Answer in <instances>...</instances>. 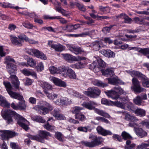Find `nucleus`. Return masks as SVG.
Wrapping results in <instances>:
<instances>
[{"label":"nucleus","instance_id":"43","mask_svg":"<svg viewBox=\"0 0 149 149\" xmlns=\"http://www.w3.org/2000/svg\"><path fill=\"white\" fill-rule=\"evenodd\" d=\"M96 62L98 64L97 65L100 68V70L101 71L102 70H101V68H105L106 66V63L98 57H97V58Z\"/></svg>","mask_w":149,"mask_h":149},{"label":"nucleus","instance_id":"63","mask_svg":"<svg viewBox=\"0 0 149 149\" xmlns=\"http://www.w3.org/2000/svg\"><path fill=\"white\" fill-rule=\"evenodd\" d=\"M56 10L59 13H61L63 15L66 16L67 15L65 10L61 7L57 8Z\"/></svg>","mask_w":149,"mask_h":149},{"label":"nucleus","instance_id":"1","mask_svg":"<svg viewBox=\"0 0 149 149\" xmlns=\"http://www.w3.org/2000/svg\"><path fill=\"white\" fill-rule=\"evenodd\" d=\"M1 116L4 119L7 120L8 123L12 122V117H14L18 119L17 123L20 126L26 131L29 129V122L14 111L10 110H3L1 112Z\"/></svg>","mask_w":149,"mask_h":149},{"label":"nucleus","instance_id":"4","mask_svg":"<svg viewBox=\"0 0 149 149\" xmlns=\"http://www.w3.org/2000/svg\"><path fill=\"white\" fill-rule=\"evenodd\" d=\"M6 68L10 76L9 79L11 80L13 84L16 88H18L20 84V82L18 80V78L14 74L16 72V66L12 63H8L7 65Z\"/></svg>","mask_w":149,"mask_h":149},{"label":"nucleus","instance_id":"16","mask_svg":"<svg viewBox=\"0 0 149 149\" xmlns=\"http://www.w3.org/2000/svg\"><path fill=\"white\" fill-rule=\"evenodd\" d=\"M105 45L103 44L101 40L94 42L90 45V46L93 47L95 50H98L101 47H104Z\"/></svg>","mask_w":149,"mask_h":149},{"label":"nucleus","instance_id":"47","mask_svg":"<svg viewBox=\"0 0 149 149\" xmlns=\"http://www.w3.org/2000/svg\"><path fill=\"white\" fill-rule=\"evenodd\" d=\"M31 119L32 120L42 123H44L45 122V120L43 119L40 116H33L31 117Z\"/></svg>","mask_w":149,"mask_h":149},{"label":"nucleus","instance_id":"62","mask_svg":"<svg viewBox=\"0 0 149 149\" xmlns=\"http://www.w3.org/2000/svg\"><path fill=\"white\" fill-rule=\"evenodd\" d=\"M15 62L14 59L12 58L10 56H7L5 58V62L7 64L8 63H11L10 62Z\"/></svg>","mask_w":149,"mask_h":149},{"label":"nucleus","instance_id":"15","mask_svg":"<svg viewBox=\"0 0 149 149\" xmlns=\"http://www.w3.org/2000/svg\"><path fill=\"white\" fill-rule=\"evenodd\" d=\"M97 105L96 102L93 101H91L89 102H84L82 104V105L84 107L90 110L94 109L95 106Z\"/></svg>","mask_w":149,"mask_h":149},{"label":"nucleus","instance_id":"60","mask_svg":"<svg viewBox=\"0 0 149 149\" xmlns=\"http://www.w3.org/2000/svg\"><path fill=\"white\" fill-rule=\"evenodd\" d=\"M18 37L22 41L24 40L26 42L28 40V37L24 34H20L18 36Z\"/></svg>","mask_w":149,"mask_h":149},{"label":"nucleus","instance_id":"45","mask_svg":"<svg viewBox=\"0 0 149 149\" xmlns=\"http://www.w3.org/2000/svg\"><path fill=\"white\" fill-rule=\"evenodd\" d=\"M121 18H123L125 22L127 23H130L132 21L131 19L129 18L128 17L125 13L121 14L119 16Z\"/></svg>","mask_w":149,"mask_h":149},{"label":"nucleus","instance_id":"3","mask_svg":"<svg viewBox=\"0 0 149 149\" xmlns=\"http://www.w3.org/2000/svg\"><path fill=\"white\" fill-rule=\"evenodd\" d=\"M3 84L6 88L8 93L11 97L22 100L18 104L19 109H24L26 107V105L23 96L19 94L11 91L12 87L9 82H4Z\"/></svg>","mask_w":149,"mask_h":149},{"label":"nucleus","instance_id":"35","mask_svg":"<svg viewBox=\"0 0 149 149\" xmlns=\"http://www.w3.org/2000/svg\"><path fill=\"white\" fill-rule=\"evenodd\" d=\"M94 111L95 113L99 115L104 117L107 118H110V115L107 113L104 112L103 110L97 108L94 109Z\"/></svg>","mask_w":149,"mask_h":149},{"label":"nucleus","instance_id":"51","mask_svg":"<svg viewBox=\"0 0 149 149\" xmlns=\"http://www.w3.org/2000/svg\"><path fill=\"white\" fill-rule=\"evenodd\" d=\"M121 136L123 139L125 140L130 139L132 138V136L128 133L125 131L122 132Z\"/></svg>","mask_w":149,"mask_h":149},{"label":"nucleus","instance_id":"5","mask_svg":"<svg viewBox=\"0 0 149 149\" xmlns=\"http://www.w3.org/2000/svg\"><path fill=\"white\" fill-rule=\"evenodd\" d=\"M41 104L40 106L36 105L33 107V109L38 111L40 114H46L52 110V107L46 102L42 101Z\"/></svg>","mask_w":149,"mask_h":149},{"label":"nucleus","instance_id":"26","mask_svg":"<svg viewBox=\"0 0 149 149\" xmlns=\"http://www.w3.org/2000/svg\"><path fill=\"white\" fill-rule=\"evenodd\" d=\"M134 131L138 136L141 137L145 136L147 135V133L141 128L134 127Z\"/></svg>","mask_w":149,"mask_h":149},{"label":"nucleus","instance_id":"50","mask_svg":"<svg viewBox=\"0 0 149 149\" xmlns=\"http://www.w3.org/2000/svg\"><path fill=\"white\" fill-rule=\"evenodd\" d=\"M7 49H5V47L4 46H0V55L1 56H5L6 54L7 53L6 52Z\"/></svg>","mask_w":149,"mask_h":149},{"label":"nucleus","instance_id":"42","mask_svg":"<svg viewBox=\"0 0 149 149\" xmlns=\"http://www.w3.org/2000/svg\"><path fill=\"white\" fill-rule=\"evenodd\" d=\"M51 47L57 51H61L65 49V47L64 46L60 44H53L51 46Z\"/></svg>","mask_w":149,"mask_h":149},{"label":"nucleus","instance_id":"40","mask_svg":"<svg viewBox=\"0 0 149 149\" xmlns=\"http://www.w3.org/2000/svg\"><path fill=\"white\" fill-rule=\"evenodd\" d=\"M0 104L3 107H8L10 104L7 102L6 99L0 95Z\"/></svg>","mask_w":149,"mask_h":149},{"label":"nucleus","instance_id":"32","mask_svg":"<svg viewBox=\"0 0 149 149\" xmlns=\"http://www.w3.org/2000/svg\"><path fill=\"white\" fill-rule=\"evenodd\" d=\"M52 114L57 119L61 120L65 119V117L63 115L59 113L57 109H54L53 112Z\"/></svg>","mask_w":149,"mask_h":149},{"label":"nucleus","instance_id":"18","mask_svg":"<svg viewBox=\"0 0 149 149\" xmlns=\"http://www.w3.org/2000/svg\"><path fill=\"white\" fill-rule=\"evenodd\" d=\"M100 52L105 57L108 58H114L115 54L110 49H102L100 51Z\"/></svg>","mask_w":149,"mask_h":149},{"label":"nucleus","instance_id":"19","mask_svg":"<svg viewBox=\"0 0 149 149\" xmlns=\"http://www.w3.org/2000/svg\"><path fill=\"white\" fill-rule=\"evenodd\" d=\"M96 130L99 134L104 136L111 135L112 134V133L110 131L105 130L100 126H98Z\"/></svg>","mask_w":149,"mask_h":149},{"label":"nucleus","instance_id":"37","mask_svg":"<svg viewBox=\"0 0 149 149\" xmlns=\"http://www.w3.org/2000/svg\"><path fill=\"white\" fill-rule=\"evenodd\" d=\"M134 113L137 116L143 117L145 116L146 111L143 109L138 108L135 111Z\"/></svg>","mask_w":149,"mask_h":149},{"label":"nucleus","instance_id":"7","mask_svg":"<svg viewBox=\"0 0 149 149\" xmlns=\"http://www.w3.org/2000/svg\"><path fill=\"white\" fill-rule=\"evenodd\" d=\"M25 51L30 55L36 56L42 60L47 59L46 56L43 53L35 48H26Z\"/></svg>","mask_w":149,"mask_h":149},{"label":"nucleus","instance_id":"14","mask_svg":"<svg viewBox=\"0 0 149 149\" xmlns=\"http://www.w3.org/2000/svg\"><path fill=\"white\" fill-rule=\"evenodd\" d=\"M72 101L68 98L65 97H62L58 99L54 102L55 104L59 105H68L71 103Z\"/></svg>","mask_w":149,"mask_h":149},{"label":"nucleus","instance_id":"56","mask_svg":"<svg viewBox=\"0 0 149 149\" xmlns=\"http://www.w3.org/2000/svg\"><path fill=\"white\" fill-rule=\"evenodd\" d=\"M71 92L70 93L72 95H73L75 97H79L80 98H82L83 100H84L85 99V97L83 95H80L76 91H71Z\"/></svg>","mask_w":149,"mask_h":149},{"label":"nucleus","instance_id":"10","mask_svg":"<svg viewBox=\"0 0 149 149\" xmlns=\"http://www.w3.org/2000/svg\"><path fill=\"white\" fill-rule=\"evenodd\" d=\"M132 81L133 86H131V88L134 92L139 93L142 92L146 91V89L141 87L140 83L136 79L133 78Z\"/></svg>","mask_w":149,"mask_h":149},{"label":"nucleus","instance_id":"8","mask_svg":"<svg viewBox=\"0 0 149 149\" xmlns=\"http://www.w3.org/2000/svg\"><path fill=\"white\" fill-rule=\"evenodd\" d=\"M39 136H30L29 138L31 139L36 140L42 143L44 142V139L46 138V136H51L50 134L48 132L40 130L39 131Z\"/></svg>","mask_w":149,"mask_h":149},{"label":"nucleus","instance_id":"25","mask_svg":"<svg viewBox=\"0 0 149 149\" xmlns=\"http://www.w3.org/2000/svg\"><path fill=\"white\" fill-rule=\"evenodd\" d=\"M21 72L26 76H29L31 75L35 78H36V73L32 70L24 69L22 70Z\"/></svg>","mask_w":149,"mask_h":149},{"label":"nucleus","instance_id":"44","mask_svg":"<svg viewBox=\"0 0 149 149\" xmlns=\"http://www.w3.org/2000/svg\"><path fill=\"white\" fill-rule=\"evenodd\" d=\"M27 62L28 65L30 67H34L36 65V61L31 58H28Z\"/></svg>","mask_w":149,"mask_h":149},{"label":"nucleus","instance_id":"20","mask_svg":"<svg viewBox=\"0 0 149 149\" xmlns=\"http://www.w3.org/2000/svg\"><path fill=\"white\" fill-rule=\"evenodd\" d=\"M123 116L124 117V119L127 120L135 122L138 120L135 116L130 114L127 112H123Z\"/></svg>","mask_w":149,"mask_h":149},{"label":"nucleus","instance_id":"29","mask_svg":"<svg viewBox=\"0 0 149 149\" xmlns=\"http://www.w3.org/2000/svg\"><path fill=\"white\" fill-rule=\"evenodd\" d=\"M86 64V63L85 62L80 61L71 65L70 67L72 68L79 69L84 68Z\"/></svg>","mask_w":149,"mask_h":149},{"label":"nucleus","instance_id":"33","mask_svg":"<svg viewBox=\"0 0 149 149\" xmlns=\"http://www.w3.org/2000/svg\"><path fill=\"white\" fill-rule=\"evenodd\" d=\"M89 68L90 69L93 70L95 72H97L100 71V68L97 65V63L95 61H94L89 65Z\"/></svg>","mask_w":149,"mask_h":149},{"label":"nucleus","instance_id":"27","mask_svg":"<svg viewBox=\"0 0 149 149\" xmlns=\"http://www.w3.org/2000/svg\"><path fill=\"white\" fill-rule=\"evenodd\" d=\"M39 85L43 89L44 91H47V90H51L52 89V85L44 81H40Z\"/></svg>","mask_w":149,"mask_h":149},{"label":"nucleus","instance_id":"28","mask_svg":"<svg viewBox=\"0 0 149 149\" xmlns=\"http://www.w3.org/2000/svg\"><path fill=\"white\" fill-rule=\"evenodd\" d=\"M10 40L12 44L15 45L20 46L22 45V42L21 40H18L17 37L13 35L10 36Z\"/></svg>","mask_w":149,"mask_h":149},{"label":"nucleus","instance_id":"6","mask_svg":"<svg viewBox=\"0 0 149 149\" xmlns=\"http://www.w3.org/2000/svg\"><path fill=\"white\" fill-rule=\"evenodd\" d=\"M61 74L65 77H68L70 79H76V75L74 71L68 66H63L60 68Z\"/></svg>","mask_w":149,"mask_h":149},{"label":"nucleus","instance_id":"12","mask_svg":"<svg viewBox=\"0 0 149 149\" xmlns=\"http://www.w3.org/2000/svg\"><path fill=\"white\" fill-rule=\"evenodd\" d=\"M1 132V135L3 139L8 140L15 136V132L9 130H2Z\"/></svg>","mask_w":149,"mask_h":149},{"label":"nucleus","instance_id":"49","mask_svg":"<svg viewBox=\"0 0 149 149\" xmlns=\"http://www.w3.org/2000/svg\"><path fill=\"white\" fill-rule=\"evenodd\" d=\"M44 67L43 63L40 62L38 63L36 67V69L38 72H41L44 70Z\"/></svg>","mask_w":149,"mask_h":149},{"label":"nucleus","instance_id":"23","mask_svg":"<svg viewBox=\"0 0 149 149\" xmlns=\"http://www.w3.org/2000/svg\"><path fill=\"white\" fill-rule=\"evenodd\" d=\"M66 45L70 50L76 54L81 53L83 52L82 50L79 47H76L69 44H67Z\"/></svg>","mask_w":149,"mask_h":149},{"label":"nucleus","instance_id":"54","mask_svg":"<svg viewBox=\"0 0 149 149\" xmlns=\"http://www.w3.org/2000/svg\"><path fill=\"white\" fill-rule=\"evenodd\" d=\"M75 117L76 119H79L82 121L85 120L86 119V118L85 116L81 113L75 115Z\"/></svg>","mask_w":149,"mask_h":149},{"label":"nucleus","instance_id":"61","mask_svg":"<svg viewBox=\"0 0 149 149\" xmlns=\"http://www.w3.org/2000/svg\"><path fill=\"white\" fill-rule=\"evenodd\" d=\"M10 147L13 149H20V147L18 145L14 142H10Z\"/></svg>","mask_w":149,"mask_h":149},{"label":"nucleus","instance_id":"36","mask_svg":"<svg viewBox=\"0 0 149 149\" xmlns=\"http://www.w3.org/2000/svg\"><path fill=\"white\" fill-rule=\"evenodd\" d=\"M94 32V30L90 31H87L84 33H81L77 34H71L70 35V36H74L75 37H84L86 36L91 35Z\"/></svg>","mask_w":149,"mask_h":149},{"label":"nucleus","instance_id":"31","mask_svg":"<svg viewBox=\"0 0 149 149\" xmlns=\"http://www.w3.org/2000/svg\"><path fill=\"white\" fill-rule=\"evenodd\" d=\"M134 103L138 105L144 106L146 104L145 101L142 100L141 97L139 96H137L133 99Z\"/></svg>","mask_w":149,"mask_h":149},{"label":"nucleus","instance_id":"34","mask_svg":"<svg viewBox=\"0 0 149 149\" xmlns=\"http://www.w3.org/2000/svg\"><path fill=\"white\" fill-rule=\"evenodd\" d=\"M93 84L98 87H104L107 86V84L102 82V81L97 79H94L92 81Z\"/></svg>","mask_w":149,"mask_h":149},{"label":"nucleus","instance_id":"38","mask_svg":"<svg viewBox=\"0 0 149 149\" xmlns=\"http://www.w3.org/2000/svg\"><path fill=\"white\" fill-rule=\"evenodd\" d=\"M60 68H61V66L56 68L54 66H51L49 68V70L50 73L52 74L57 73L61 74V73H60V70H59Z\"/></svg>","mask_w":149,"mask_h":149},{"label":"nucleus","instance_id":"46","mask_svg":"<svg viewBox=\"0 0 149 149\" xmlns=\"http://www.w3.org/2000/svg\"><path fill=\"white\" fill-rule=\"evenodd\" d=\"M43 126L47 130L51 132L54 131L56 128L55 126L49 125L48 123H47L46 124L43 125Z\"/></svg>","mask_w":149,"mask_h":149},{"label":"nucleus","instance_id":"58","mask_svg":"<svg viewBox=\"0 0 149 149\" xmlns=\"http://www.w3.org/2000/svg\"><path fill=\"white\" fill-rule=\"evenodd\" d=\"M63 29L64 30H67L69 32L72 31L74 30V26L73 25H69L65 27H64Z\"/></svg>","mask_w":149,"mask_h":149},{"label":"nucleus","instance_id":"59","mask_svg":"<svg viewBox=\"0 0 149 149\" xmlns=\"http://www.w3.org/2000/svg\"><path fill=\"white\" fill-rule=\"evenodd\" d=\"M114 89L117 92V94L118 93L122 94L124 93L123 90L119 86H116L114 87Z\"/></svg>","mask_w":149,"mask_h":149},{"label":"nucleus","instance_id":"41","mask_svg":"<svg viewBox=\"0 0 149 149\" xmlns=\"http://www.w3.org/2000/svg\"><path fill=\"white\" fill-rule=\"evenodd\" d=\"M136 146L135 144L131 143L130 140H127L126 142V145L125 148V149H134Z\"/></svg>","mask_w":149,"mask_h":149},{"label":"nucleus","instance_id":"48","mask_svg":"<svg viewBox=\"0 0 149 149\" xmlns=\"http://www.w3.org/2000/svg\"><path fill=\"white\" fill-rule=\"evenodd\" d=\"M82 143L83 145L89 147H93L96 145L94 140L91 142L82 141Z\"/></svg>","mask_w":149,"mask_h":149},{"label":"nucleus","instance_id":"22","mask_svg":"<svg viewBox=\"0 0 149 149\" xmlns=\"http://www.w3.org/2000/svg\"><path fill=\"white\" fill-rule=\"evenodd\" d=\"M128 49L129 50L135 49V50L144 55L149 54V49H141L135 47H128ZM147 57L149 58V55Z\"/></svg>","mask_w":149,"mask_h":149},{"label":"nucleus","instance_id":"55","mask_svg":"<svg viewBox=\"0 0 149 149\" xmlns=\"http://www.w3.org/2000/svg\"><path fill=\"white\" fill-rule=\"evenodd\" d=\"M55 136L56 138L60 141H63V139L62 136V134L60 132H56L55 134Z\"/></svg>","mask_w":149,"mask_h":149},{"label":"nucleus","instance_id":"57","mask_svg":"<svg viewBox=\"0 0 149 149\" xmlns=\"http://www.w3.org/2000/svg\"><path fill=\"white\" fill-rule=\"evenodd\" d=\"M93 138L96 145L100 143L104 140V139L101 137H99L97 138L96 136H94Z\"/></svg>","mask_w":149,"mask_h":149},{"label":"nucleus","instance_id":"52","mask_svg":"<svg viewBox=\"0 0 149 149\" xmlns=\"http://www.w3.org/2000/svg\"><path fill=\"white\" fill-rule=\"evenodd\" d=\"M83 109V108L82 107H75L74 108V110L72 111V112L75 115L78 114L79 113L80 111L81 110Z\"/></svg>","mask_w":149,"mask_h":149},{"label":"nucleus","instance_id":"13","mask_svg":"<svg viewBox=\"0 0 149 149\" xmlns=\"http://www.w3.org/2000/svg\"><path fill=\"white\" fill-rule=\"evenodd\" d=\"M50 79L56 86L63 87H65L66 86V83L58 78L52 77L50 78Z\"/></svg>","mask_w":149,"mask_h":149},{"label":"nucleus","instance_id":"53","mask_svg":"<svg viewBox=\"0 0 149 149\" xmlns=\"http://www.w3.org/2000/svg\"><path fill=\"white\" fill-rule=\"evenodd\" d=\"M90 15L92 17L94 18H97V19L101 20L102 19H106L108 18V17L107 16H99L98 15H96L94 13L90 14Z\"/></svg>","mask_w":149,"mask_h":149},{"label":"nucleus","instance_id":"11","mask_svg":"<svg viewBox=\"0 0 149 149\" xmlns=\"http://www.w3.org/2000/svg\"><path fill=\"white\" fill-rule=\"evenodd\" d=\"M64 58L70 62L72 61H78L84 59L85 58L80 56H74L69 54H62Z\"/></svg>","mask_w":149,"mask_h":149},{"label":"nucleus","instance_id":"30","mask_svg":"<svg viewBox=\"0 0 149 149\" xmlns=\"http://www.w3.org/2000/svg\"><path fill=\"white\" fill-rule=\"evenodd\" d=\"M126 72L130 74L132 77L135 76L143 77V75L140 72L132 70H126Z\"/></svg>","mask_w":149,"mask_h":149},{"label":"nucleus","instance_id":"21","mask_svg":"<svg viewBox=\"0 0 149 149\" xmlns=\"http://www.w3.org/2000/svg\"><path fill=\"white\" fill-rule=\"evenodd\" d=\"M105 93L108 97L111 98L114 100H116L119 98V96L117 94V92L115 90H112L105 92Z\"/></svg>","mask_w":149,"mask_h":149},{"label":"nucleus","instance_id":"9","mask_svg":"<svg viewBox=\"0 0 149 149\" xmlns=\"http://www.w3.org/2000/svg\"><path fill=\"white\" fill-rule=\"evenodd\" d=\"M83 93L90 97L95 98L100 95L101 91L97 87H93L88 88L87 91H83Z\"/></svg>","mask_w":149,"mask_h":149},{"label":"nucleus","instance_id":"17","mask_svg":"<svg viewBox=\"0 0 149 149\" xmlns=\"http://www.w3.org/2000/svg\"><path fill=\"white\" fill-rule=\"evenodd\" d=\"M107 79L108 83L111 84L116 85L118 84L121 85L124 84V83L121 80L118 79L117 77L113 78H108Z\"/></svg>","mask_w":149,"mask_h":149},{"label":"nucleus","instance_id":"39","mask_svg":"<svg viewBox=\"0 0 149 149\" xmlns=\"http://www.w3.org/2000/svg\"><path fill=\"white\" fill-rule=\"evenodd\" d=\"M45 93L48 98L51 100H54L57 98L58 96V95L53 93H49L47 91H45Z\"/></svg>","mask_w":149,"mask_h":149},{"label":"nucleus","instance_id":"64","mask_svg":"<svg viewBox=\"0 0 149 149\" xmlns=\"http://www.w3.org/2000/svg\"><path fill=\"white\" fill-rule=\"evenodd\" d=\"M143 85L144 87L148 88L149 87V81L145 79L142 81Z\"/></svg>","mask_w":149,"mask_h":149},{"label":"nucleus","instance_id":"2","mask_svg":"<svg viewBox=\"0 0 149 149\" xmlns=\"http://www.w3.org/2000/svg\"><path fill=\"white\" fill-rule=\"evenodd\" d=\"M121 102L119 101L113 102L111 101H108L105 98H102L101 100V103L102 104L107 105H115L118 107H120L122 109H125V104L128 103L129 105L130 106H127V107L128 110L131 111L132 110L133 104L132 102H129V99L127 97H124L120 98Z\"/></svg>","mask_w":149,"mask_h":149},{"label":"nucleus","instance_id":"24","mask_svg":"<svg viewBox=\"0 0 149 149\" xmlns=\"http://www.w3.org/2000/svg\"><path fill=\"white\" fill-rule=\"evenodd\" d=\"M102 73L103 75L107 77L111 76L114 74V69L109 68L105 70H102Z\"/></svg>","mask_w":149,"mask_h":149}]
</instances>
